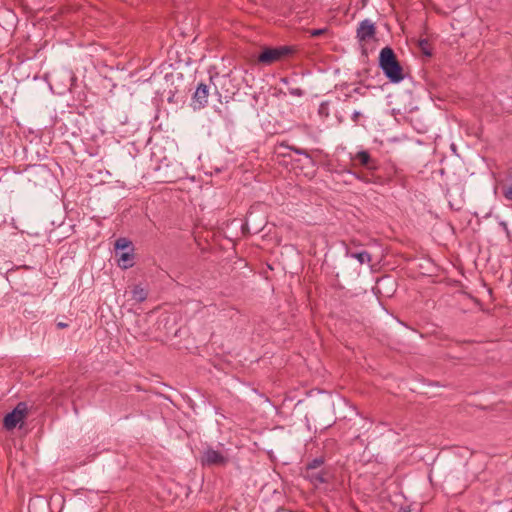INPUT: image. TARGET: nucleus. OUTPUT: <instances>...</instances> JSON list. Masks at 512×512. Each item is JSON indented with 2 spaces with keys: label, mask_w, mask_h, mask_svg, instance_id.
Wrapping results in <instances>:
<instances>
[{
  "label": "nucleus",
  "mask_w": 512,
  "mask_h": 512,
  "mask_svg": "<svg viewBox=\"0 0 512 512\" xmlns=\"http://www.w3.org/2000/svg\"><path fill=\"white\" fill-rule=\"evenodd\" d=\"M379 67L392 83H399L404 79L403 68L400 65L394 50L386 46L379 54Z\"/></svg>",
  "instance_id": "f257e3e1"
},
{
  "label": "nucleus",
  "mask_w": 512,
  "mask_h": 512,
  "mask_svg": "<svg viewBox=\"0 0 512 512\" xmlns=\"http://www.w3.org/2000/svg\"><path fill=\"white\" fill-rule=\"evenodd\" d=\"M294 52L295 49L292 46L264 47L258 55V62L263 65H271Z\"/></svg>",
  "instance_id": "f03ea898"
},
{
  "label": "nucleus",
  "mask_w": 512,
  "mask_h": 512,
  "mask_svg": "<svg viewBox=\"0 0 512 512\" xmlns=\"http://www.w3.org/2000/svg\"><path fill=\"white\" fill-rule=\"evenodd\" d=\"M28 414V406L26 402H19L15 408L5 415L3 426L6 430L14 429Z\"/></svg>",
  "instance_id": "7ed1b4c3"
},
{
  "label": "nucleus",
  "mask_w": 512,
  "mask_h": 512,
  "mask_svg": "<svg viewBox=\"0 0 512 512\" xmlns=\"http://www.w3.org/2000/svg\"><path fill=\"white\" fill-rule=\"evenodd\" d=\"M229 459L221 452L208 447L204 450L201 456V463L203 466H225Z\"/></svg>",
  "instance_id": "20e7f679"
},
{
  "label": "nucleus",
  "mask_w": 512,
  "mask_h": 512,
  "mask_svg": "<svg viewBox=\"0 0 512 512\" xmlns=\"http://www.w3.org/2000/svg\"><path fill=\"white\" fill-rule=\"evenodd\" d=\"M215 88L219 97V101L224 99L225 102H229L235 94V87L228 75H223L220 77L218 79V84H215Z\"/></svg>",
  "instance_id": "39448f33"
},
{
  "label": "nucleus",
  "mask_w": 512,
  "mask_h": 512,
  "mask_svg": "<svg viewBox=\"0 0 512 512\" xmlns=\"http://www.w3.org/2000/svg\"><path fill=\"white\" fill-rule=\"evenodd\" d=\"M376 35V27L375 24L372 23L369 19H365L360 22L359 27L357 28V38L360 42H365L369 39L374 38Z\"/></svg>",
  "instance_id": "423d86ee"
},
{
  "label": "nucleus",
  "mask_w": 512,
  "mask_h": 512,
  "mask_svg": "<svg viewBox=\"0 0 512 512\" xmlns=\"http://www.w3.org/2000/svg\"><path fill=\"white\" fill-rule=\"evenodd\" d=\"M353 161H357L359 165L369 169H377V161L374 160L367 151H359L353 157Z\"/></svg>",
  "instance_id": "0eeeda50"
},
{
  "label": "nucleus",
  "mask_w": 512,
  "mask_h": 512,
  "mask_svg": "<svg viewBox=\"0 0 512 512\" xmlns=\"http://www.w3.org/2000/svg\"><path fill=\"white\" fill-rule=\"evenodd\" d=\"M209 95V88L206 84L200 83L193 95V102L197 104V108H202L206 105Z\"/></svg>",
  "instance_id": "6e6552de"
},
{
  "label": "nucleus",
  "mask_w": 512,
  "mask_h": 512,
  "mask_svg": "<svg viewBox=\"0 0 512 512\" xmlns=\"http://www.w3.org/2000/svg\"><path fill=\"white\" fill-rule=\"evenodd\" d=\"M306 477L316 486L328 482V473L324 470L306 471Z\"/></svg>",
  "instance_id": "1a4fd4ad"
},
{
  "label": "nucleus",
  "mask_w": 512,
  "mask_h": 512,
  "mask_svg": "<svg viewBox=\"0 0 512 512\" xmlns=\"http://www.w3.org/2000/svg\"><path fill=\"white\" fill-rule=\"evenodd\" d=\"M132 298L138 302L141 303L147 299V291L142 288L140 285H135L131 291Z\"/></svg>",
  "instance_id": "9d476101"
},
{
  "label": "nucleus",
  "mask_w": 512,
  "mask_h": 512,
  "mask_svg": "<svg viewBox=\"0 0 512 512\" xmlns=\"http://www.w3.org/2000/svg\"><path fill=\"white\" fill-rule=\"evenodd\" d=\"M132 261H133V254L130 252L121 253L119 256V259H118L119 265L124 269L132 267L133 266Z\"/></svg>",
  "instance_id": "9b49d317"
},
{
  "label": "nucleus",
  "mask_w": 512,
  "mask_h": 512,
  "mask_svg": "<svg viewBox=\"0 0 512 512\" xmlns=\"http://www.w3.org/2000/svg\"><path fill=\"white\" fill-rule=\"evenodd\" d=\"M253 218H254L253 213H249L247 215L245 223L242 225V232H243V234H246V233H248V234H251V233L256 234L259 231H261L260 227H256L253 232L250 231V223L253 222Z\"/></svg>",
  "instance_id": "f8f14e48"
},
{
  "label": "nucleus",
  "mask_w": 512,
  "mask_h": 512,
  "mask_svg": "<svg viewBox=\"0 0 512 512\" xmlns=\"http://www.w3.org/2000/svg\"><path fill=\"white\" fill-rule=\"evenodd\" d=\"M114 248L116 251L125 250L127 248L133 249V244L129 239L121 237L115 241Z\"/></svg>",
  "instance_id": "ddd939ff"
},
{
  "label": "nucleus",
  "mask_w": 512,
  "mask_h": 512,
  "mask_svg": "<svg viewBox=\"0 0 512 512\" xmlns=\"http://www.w3.org/2000/svg\"><path fill=\"white\" fill-rule=\"evenodd\" d=\"M350 256L356 258L360 264L371 262V255L367 251L351 253Z\"/></svg>",
  "instance_id": "4468645a"
},
{
  "label": "nucleus",
  "mask_w": 512,
  "mask_h": 512,
  "mask_svg": "<svg viewBox=\"0 0 512 512\" xmlns=\"http://www.w3.org/2000/svg\"><path fill=\"white\" fill-rule=\"evenodd\" d=\"M419 48L425 56H432V49L428 39L419 40Z\"/></svg>",
  "instance_id": "2eb2a0df"
},
{
  "label": "nucleus",
  "mask_w": 512,
  "mask_h": 512,
  "mask_svg": "<svg viewBox=\"0 0 512 512\" xmlns=\"http://www.w3.org/2000/svg\"><path fill=\"white\" fill-rule=\"evenodd\" d=\"M324 463V459L322 457H318L309 462L306 466V471L317 470Z\"/></svg>",
  "instance_id": "dca6fc26"
},
{
  "label": "nucleus",
  "mask_w": 512,
  "mask_h": 512,
  "mask_svg": "<svg viewBox=\"0 0 512 512\" xmlns=\"http://www.w3.org/2000/svg\"><path fill=\"white\" fill-rule=\"evenodd\" d=\"M328 31H329V29L327 27L320 28V29H307V33H309V35L311 37H319V36L325 35L328 33Z\"/></svg>",
  "instance_id": "f3484780"
},
{
  "label": "nucleus",
  "mask_w": 512,
  "mask_h": 512,
  "mask_svg": "<svg viewBox=\"0 0 512 512\" xmlns=\"http://www.w3.org/2000/svg\"><path fill=\"white\" fill-rule=\"evenodd\" d=\"M504 197L512 202V184L502 187Z\"/></svg>",
  "instance_id": "a211bd4d"
},
{
  "label": "nucleus",
  "mask_w": 512,
  "mask_h": 512,
  "mask_svg": "<svg viewBox=\"0 0 512 512\" xmlns=\"http://www.w3.org/2000/svg\"><path fill=\"white\" fill-rule=\"evenodd\" d=\"M290 150H292L293 152L299 154V155H305L306 157H309V154L306 150L304 149H301V148H297V147H294V146H290L288 147Z\"/></svg>",
  "instance_id": "6ab92c4d"
},
{
  "label": "nucleus",
  "mask_w": 512,
  "mask_h": 512,
  "mask_svg": "<svg viewBox=\"0 0 512 512\" xmlns=\"http://www.w3.org/2000/svg\"><path fill=\"white\" fill-rule=\"evenodd\" d=\"M361 116V113L359 111H355L353 114H352V120L354 122H357L359 117Z\"/></svg>",
  "instance_id": "aec40b11"
},
{
  "label": "nucleus",
  "mask_w": 512,
  "mask_h": 512,
  "mask_svg": "<svg viewBox=\"0 0 512 512\" xmlns=\"http://www.w3.org/2000/svg\"><path fill=\"white\" fill-rule=\"evenodd\" d=\"M57 327H58V328L63 329V328H66V327H67V324H66V323H63V322H59V323L57 324Z\"/></svg>",
  "instance_id": "412c9836"
},
{
  "label": "nucleus",
  "mask_w": 512,
  "mask_h": 512,
  "mask_svg": "<svg viewBox=\"0 0 512 512\" xmlns=\"http://www.w3.org/2000/svg\"><path fill=\"white\" fill-rule=\"evenodd\" d=\"M294 94H296V95H301V94H302V92H301V90H300V89H297V90L294 92Z\"/></svg>",
  "instance_id": "4be33fe9"
},
{
  "label": "nucleus",
  "mask_w": 512,
  "mask_h": 512,
  "mask_svg": "<svg viewBox=\"0 0 512 512\" xmlns=\"http://www.w3.org/2000/svg\"><path fill=\"white\" fill-rule=\"evenodd\" d=\"M402 512H411L409 509H403Z\"/></svg>",
  "instance_id": "5701e85b"
}]
</instances>
